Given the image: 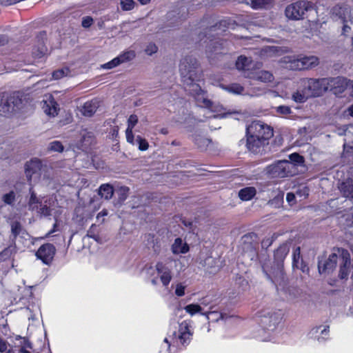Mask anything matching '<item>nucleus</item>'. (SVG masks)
<instances>
[{
	"label": "nucleus",
	"mask_w": 353,
	"mask_h": 353,
	"mask_svg": "<svg viewBox=\"0 0 353 353\" xmlns=\"http://www.w3.org/2000/svg\"><path fill=\"white\" fill-rule=\"evenodd\" d=\"M256 64L254 63L252 61L245 56H240L236 61V67L237 70L243 71V75L254 70Z\"/></svg>",
	"instance_id": "5701e85b"
},
{
	"label": "nucleus",
	"mask_w": 353,
	"mask_h": 353,
	"mask_svg": "<svg viewBox=\"0 0 353 353\" xmlns=\"http://www.w3.org/2000/svg\"><path fill=\"white\" fill-rule=\"evenodd\" d=\"M259 316L263 331L270 334L281 323L283 312L280 310L265 308L260 312Z\"/></svg>",
	"instance_id": "0eeeda50"
},
{
	"label": "nucleus",
	"mask_w": 353,
	"mask_h": 353,
	"mask_svg": "<svg viewBox=\"0 0 353 353\" xmlns=\"http://www.w3.org/2000/svg\"><path fill=\"white\" fill-rule=\"evenodd\" d=\"M157 50H158V48L154 43H150L146 46V48L145 49V52L147 54L152 55V54L156 53L157 52Z\"/></svg>",
	"instance_id": "4d7b16f0"
},
{
	"label": "nucleus",
	"mask_w": 353,
	"mask_h": 353,
	"mask_svg": "<svg viewBox=\"0 0 353 353\" xmlns=\"http://www.w3.org/2000/svg\"><path fill=\"white\" fill-rule=\"evenodd\" d=\"M290 248V243H285L280 245L274 252V265H270V261L262 264L263 271L267 279L276 286L277 290L284 288L285 280L283 270V262L288 254Z\"/></svg>",
	"instance_id": "7ed1b4c3"
},
{
	"label": "nucleus",
	"mask_w": 353,
	"mask_h": 353,
	"mask_svg": "<svg viewBox=\"0 0 353 353\" xmlns=\"http://www.w3.org/2000/svg\"><path fill=\"white\" fill-rule=\"evenodd\" d=\"M247 148L252 152L265 144L267 140L273 135V130L267 124L260 121H252L246 128Z\"/></svg>",
	"instance_id": "20e7f679"
},
{
	"label": "nucleus",
	"mask_w": 353,
	"mask_h": 353,
	"mask_svg": "<svg viewBox=\"0 0 353 353\" xmlns=\"http://www.w3.org/2000/svg\"><path fill=\"white\" fill-rule=\"evenodd\" d=\"M296 194L294 192H288L286 195V200L290 205L295 203Z\"/></svg>",
	"instance_id": "e2e57ef3"
},
{
	"label": "nucleus",
	"mask_w": 353,
	"mask_h": 353,
	"mask_svg": "<svg viewBox=\"0 0 353 353\" xmlns=\"http://www.w3.org/2000/svg\"><path fill=\"white\" fill-rule=\"evenodd\" d=\"M266 172L272 178H284L294 174V165L288 160L279 161L266 168Z\"/></svg>",
	"instance_id": "9d476101"
},
{
	"label": "nucleus",
	"mask_w": 353,
	"mask_h": 353,
	"mask_svg": "<svg viewBox=\"0 0 353 353\" xmlns=\"http://www.w3.org/2000/svg\"><path fill=\"white\" fill-rule=\"evenodd\" d=\"M310 97L308 92L304 87L297 90L292 95V100L296 103H304Z\"/></svg>",
	"instance_id": "2f4dec72"
},
{
	"label": "nucleus",
	"mask_w": 353,
	"mask_h": 353,
	"mask_svg": "<svg viewBox=\"0 0 353 353\" xmlns=\"http://www.w3.org/2000/svg\"><path fill=\"white\" fill-rule=\"evenodd\" d=\"M138 123V117L135 114H131L128 119V128L126 130H133V128Z\"/></svg>",
	"instance_id": "864d4df0"
},
{
	"label": "nucleus",
	"mask_w": 353,
	"mask_h": 353,
	"mask_svg": "<svg viewBox=\"0 0 353 353\" xmlns=\"http://www.w3.org/2000/svg\"><path fill=\"white\" fill-rule=\"evenodd\" d=\"M290 163L294 165V171L295 172V165H301L304 162V159L298 153H292L289 156Z\"/></svg>",
	"instance_id": "37998d69"
},
{
	"label": "nucleus",
	"mask_w": 353,
	"mask_h": 353,
	"mask_svg": "<svg viewBox=\"0 0 353 353\" xmlns=\"http://www.w3.org/2000/svg\"><path fill=\"white\" fill-rule=\"evenodd\" d=\"M125 135L127 141L132 145H136V139H134V137L133 134V130H125Z\"/></svg>",
	"instance_id": "bf43d9fd"
},
{
	"label": "nucleus",
	"mask_w": 353,
	"mask_h": 353,
	"mask_svg": "<svg viewBox=\"0 0 353 353\" xmlns=\"http://www.w3.org/2000/svg\"><path fill=\"white\" fill-rule=\"evenodd\" d=\"M186 286L182 283H179L176 285V288L174 291V294L177 296H183L185 295V290Z\"/></svg>",
	"instance_id": "5fc2aeb1"
},
{
	"label": "nucleus",
	"mask_w": 353,
	"mask_h": 353,
	"mask_svg": "<svg viewBox=\"0 0 353 353\" xmlns=\"http://www.w3.org/2000/svg\"><path fill=\"white\" fill-rule=\"evenodd\" d=\"M26 310L29 312L28 320L32 321V323L38 321L39 316L41 314L39 309L37 306H33L32 309H30L29 307L26 308Z\"/></svg>",
	"instance_id": "79ce46f5"
},
{
	"label": "nucleus",
	"mask_w": 353,
	"mask_h": 353,
	"mask_svg": "<svg viewBox=\"0 0 353 353\" xmlns=\"http://www.w3.org/2000/svg\"><path fill=\"white\" fill-rule=\"evenodd\" d=\"M18 291L20 292L21 296H19L18 299L17 297H14L16 303L23 302V304H26V301L29 302V300L32 298V292L30 287H20Z\"/></svg>",
	"instance_id": "7c9ffc66"
},
{
	"label": "nucleus",
	"mask_w": 353,
	"mask_h": 353,
	"mask_svg": "<svg viewBox=\"0 0 353 353\" xmlns=\"http://www.w3.org/2000/svg\"><path fill=\"white\" fill-rule=\"evenodd\" d=\"M314 10V4L310 1H299L291 3L285 8V16L292 20H300L306 12Z\"/></svg>",
	"instance_id": "1a4fd4ad"
},
{
	"label": "nucleus",
	"mask_w": 353,
	"mask_h": 353,
	"mask_svg": "<svg viewBox=\"0 0 353 353\" xmlns=\"http://www.w3.org/2000/svg\"><path fill=\"white\" fill-rule=\"evenodd\" d=\"M16 252V245L10 243V245H8L0 253V261H3L8 259Z\"/></svg>",
	"instance_id": "c9c22d12"
},
{
	"label": "nucleus",
	"mask_w": 353,
	"mask_h": 353,
	"mask_svg": "<svg viewBox=\"0 0 353 353\" xmlns=\"http://www.w3.org/2000/svg\"><path fill=\"white\" fill-rule=\"evenodd\" d=\"M128 192H129V188L127 187H121L119 189L118 194H119V200L121 201H124L127 199Z\"/></svg>",
	"instance_id": "6e6d98bb"
},
{
	"label": "nucleus",
	"mask_w": 353,
	"mask_h": 353,
	"mask_svg": "<svg viewBox=\"0 0 353 353\" xmlns=\"http://www.w3.org/2000/svg\"><path fill=\"white\" fill-rule=\"evenodd\" d=\"M285 61L289 63V68L292 70H305L314 68L319 64V58L316 56H302L296 57H288Z\"/></svg>",
	"instance_id": "f8f14e48"
},
{
	"label": "nucleus",
	"mask_w": 353,
	"mask_h": 353,
	"mask_svg": "<svg viewBox=\"0 0 353 353\" xmlns=\"http://www.w3.org/2000/svg\"><path fill=\"white\" fill-rule=\"evenodd\" d=\"M258 68L256 65L253 70L245 73L244 77L263 83L272 82L274 80V76L271 72L266 70H257Z\"/></svg>",
	"instance_id": "aec40b11"
},
{
	"label": "nucleus",
	"mask_w": 353,
	"mask_h": 353,
	"mask_svg": "<svg viewBox=\"0 0 353 353\" xmlns=\"http://www.w3.org/2000/svg\"><path fill=\"white\" fill-rule=\"evenodd\" d=\"M120 64H121L120 60L119 59L118 57H117L114 59H113L112 60H111L110 61L103 64L101 65V68L103 69L109 70V69H112V68L118 66Z\"/></svg>",
	"instance_id": "3c124183"
},
{
	"label": "nucleus",
	"mask_w": 353,
	"mask_h": 353,
	"mask_svg": "<svg viewBox=\"0 0 353 353\" xmlns=\"http://www.w3.org/2000/svg\"><path fill=\"white\" fill-rule=\"evenodd\" d=\"M332 12L334 19L337 17L341 20L343 23L342 30L343 34H346L350 29V26L347 25L348 21L353 23V17H352L350 14L349 8L346 6H336L332 8Z\"/></svg>",
	"instance_id": "ddd939ff"
},
{
	"label": "nucleus",
	"mask_w": 353,
	"mask_h": 353,
	"mask_svg": "<svg viewBox=\"0 0 353 353\" xmlns=\"http://www.w3.org/2000/svg\"><path fill=\"white\" fill-rule=\"evenodd\" d=\"M311 338L316 340L319 343L327 341L330 336V327L327 325H320L311 329L309 332Z\"/></svg>",
	"instance_id": "a211bd4d"
},
{
	"label": "nucleus",
	"mask_w": 353,
	"mask_h": 353,
	"mask_svg": "<svg viewBox=\"0 0 353 353\" xmlns=\"http://www.w3.org/2000/svg\"><path fill=\"white\" fill-rule=\"evenodd\" d=\"M8 353H39L33 348L32 344L30 341L20 336H17L13 341V344L11 345L10 349L8 351Z\"/></svg>",
	"instance_id": "4468645a"
},
{
	"label": "nucleus",
	"mask_w": 353,
	"mask_h": 353,
	"mask_svg": "<svg viewBox=\"0 0 353 353\" xmlns=\"http://www.w3.org/2000/svg\"><path fill=\"white\" fill-rule=\"evenodd\" d=\"M221 26L228 28L229 23L226 20H223L219 22V24H216L214 26H212L209 29V32H212L216 31L218 28H219Z\"/></svg>",
	"instance_id": "13d9d810"
},
{
	"label": "nucleus",
	"mask_w": 353,
	"mask_h": 353,
	"mask_svg": "<svg viewBox=\"0 0 353 353\" xmlns=\"http://www.w3.org/2000/svg\"><path fill=\"white\" fill-rule=\"evenodd\" d=\"M348 238H349V243H350V248L352 249V251L353 252V232H351L348 234Z\"/></svg>",
	"instance_id": "774afa93"
},
{
	"label": "nucleus",
	"mask_w": 353,
	"mask_h": 353,
	"mask_svg": "<svg viewBox=\"0 0 353 353\" xmlns=\"http://www.w3.org/2000/svg\"><path fill=\"white\" fill-rule=\"evenodd\" d=\"M222 88L226 91L235 94H241L244 90L243 86L239 83H232L229 85H223Z\"/></svg>",
	"instance_id": "4c0bfd02"
},
{
	"label": "nucleus",
	"mask_w": 353,
	"mask_h": 353,
	"mask_svg": "<svg viewBox=\"0 0 353 353\" xmlns=\"http://www.w3.org/2000/svg\"><path fill=\"white\" fill-rule=\"evenodd\" d=\"M21 190L19 185H15L14 189L2 195V201L11 207H14L17 200L21 196Z\"/></svg>",
	"instance_id": "412c9836"
},
{
	"label": "nucleus",
	"mask_w": 353,
	"mask_h": 353,
	"mask_svg": "<svg viewBox=\"0 0 353 353\" xmlns=\"http://www.w3.org/2000/svg\"><path fill=\"white\" fill-rule=\"evenodd\" d=\"M195 144L201 150H205L209 144L211 143V140L208 138L202 136H196L194 137Z\"/></svg>",
	"instance_id": "ea45409f"
},
{
	"label": "nucleus",
	"mask_w": 353,
	"mask_h": 353,
	"mask_svg": "<svg viewBox=\"0 0 353 353\" xmlns=\"http://www.w3.org/2000/svg\"><path fill=\"white\" fill-rule=\"evenodd\" d=\"M174 263L175 261H161L156 264L155 268H152L151 265H145L143 270L152 277L151 283L152 285H157L159 279L163 286L167 287L172 279V269Z\"/></svg>",
	"instance_id": "39448f33"
},
{
	"label": "nucleus",
	"mask_w": 353,
	"mask_h": 353,
	"mask_svg": "<svg viewBox=\"0 0 353 353\" xmlns=\"http://www.w3.org/2000/svg\"><path fill=\"white\" fill-rule=\"evenodd\" d=\"M52 203H54V200L52 198H43V201L40 203L38 209H35L34 211L37 212V214L43 216H48L51 215V205Z\"/></svg>",
	"instance_id": "393cba45"
},
{
	"label": "nucleus",
	"mask_w": 353,
	"mask_h": 353,
	"mask_svg": "<svg viewBox=\"0 0 353 353\" xmlns=\"http://www.w3.org/2000/svg\"><path fill=\"white\" fill-rule=\"evenodd\" d=\"M43 109L45 113L49 116L54 117L58 114V104L51 96L44 101Z\"/></svg>",
	"instance_id": "a878e982"
},
{
	"label": "nucleus",
	"mask_w": 353,
	"mask_h": 353,
	"mask_svg": "<svg viewBox=\"0 0 353 353\" xmlns=\"http://www.w3.org/2000/svg\"><path fill=\"white\" fill-rule=\"evenodd\" d=\"M256 194V190L254 187H245L239 191V199L243 201L252 200Z\"/></svg>",
	"instance_id": "c756f323"
},
{
	"label": "nucleus",
	"mask_w": 353,
	"mask_h": 353,
	"mask_svg": "<svg viewBox=\"0 0 353 353\" xmlns=\"http://www.w3.org/2000/svg\"><path fill=\"white\" fill-rule=\"evenodd\" d=\"M136 145H138V148L141 151L147 150L149 146L146 139L140 136H137L136 138Z\"/></svg>",
	"instance_id": "a18cd8bd"
},
{
	"label": "nucleus",
	"mask_w": 353,
	"mask_h": 353,
	"mask_svg": "<svg viewBox=\"0 0 353 353\" xmlns=\"http://www.w3.org/2000/svg\"><path fill=\"white\" fill-rule=\"evenodd\" d=\"M272 0H250V6L254 9L267 8L271 6Z\"/></svg>",
	"instance_id": "e433bc0d"
},
{
	"label": "nucleus",
	"mask_w": 353,
	"mask_h": 353,
	"mask_svg": "<svg viewBox=\"0 0 353 353\" xmlns=\"http://www.w3.org/2000/svg\"><path fill=\"white\" fill-rule=\"evenodd\" d=\"M295 194L299 197L300 200L305 199L309 195V189L306 186L299 187Z\"/></svg>",
	"instance_id": "09e8293b"
},
{
	"label": "nucleus",
	"mask_w": 353,
	"mask_h": 353,
	"mask_svg": "<svg viewBox=\"0 0 353 353\" xmlns=\"http://www.w3.org/2000/svg\"><path fill=\"white\" fill-rule=\"evenodd\" d=\"M301 85L305 88L310 97H316L328 90V80L327 78L304 79L301 80Z\"/></svg>",
	"instance_id": "9b49d317"
},
{
	"label": "nucleus",
	"mask_w": 353,
	"mask_h": 353,
	"mask_svg": "<svg viewBox=\"0 0 353 353\" xmlns=\"http://www.w3.org/2000/svg\"><path fill=\"white\" fill-rule=\"evenodd\" d=\"M135 57V52L133 50H129L118 56L120 63H124L133 59Z\"/></svg>",
	"instance_id": "c03bdc74"
},
{
	"label": "nucleus",
	"mask_w": 353,
	"mask_h": 353,
	"mask_svg": "<svg viewBox=\"0 0 353 353\" xmlns=\"http://www.w3.org/2000/svg\"><path fill=\"white\" fill-rule=\"evenodd\" d=\"M179 72L185 91L194 97L197 105L212 112L216 111L213 103L208 99L206 92L198 83L201 78V72L196 59L192 56L183 57L179 64Z\"/></svg>",
	"instance_id": "f257e3e1"
},
{
	"label": "nucleus",
	"mask_w": 353,
	"mask_h": 353,
	"mask_svg": "<svg viewBox=\"0 0 353 353\" xmlns=\"http://www.w3.org/2000/svg\"><path fill=\"white\" fill-rule=\"evenodd\" d=\"M339 189L346 198L345 203H347L353 200V170L350 172L346 179L339 183Z\"/></svg>",
	"instance_id": "dca6fc26"
},
{
	"label": "nucleus",
	"mask_w": 353,
	"mask_h": 353,
	"mask_svg": "<svg viewBox=\"0 0 353 353\" xmlns=\"http://www.w3.org/2000/svg\"><path fill=\"white\" fill-rule=\"evenodd\" d=\"M8 350L7 343L0 337V352L4 353Z\"/></svg>",
	"instance_id": "69168bd1"
},
{
	"label": "nucleus",
	"mask_w": 353,
	"mask_h": 353,
	"mask_svg": "<svg viewBox=\"0 0 353 353\" xmlns=\"http://www.w3.org/2000/svg\"><path fill=\"white\" fill-rule=\"evenodd\" d=\"M274 236H275V234H274L272 237V239H270V238H267V239H265L262 241L261 242V245H262V247L263 248H268L273 242L274 239Z\"/></svg>",
	"instance_id": "0e129e2a"
},
{
	"label": "nucleus",
	"mask_w": 353,
	"mask_h": 353,
	"mask_svg": "<svg viewBox=\"0 0 353 353\" xmlns=\"http://www.w3.org/2000/svg\"><path fill=\"white\" fill-rule=\"evenodd\" d=\"M264 52L267 54H271L276 51V47L275 46H268L263 49Z\"/></svg>",
	"instance_id": "338daca9"
},
{
	"label": "nucleus",
	"mask_w": 353,
	"mask_h": 353,
	"mask_svg": "<svg viewBox=\"0 0 353 353\" xmlns=\"http://www.w3.org/2000/svg\"><path fill=\"white\" fill-rule=\"evenodd\" d=\"M328 90L332 91L335 94L343 93L348 86L349 81L347 79L342 77L334 78H327Z\"/></svg>",
	"instance_id": "f3484780"
},
{
	"label": "nucleus",
	"mask_w": 353,
	"mask_h": 353,
	"mask_svg": "<svg viewBox=\"0 0 353 353\" xmlns=\"http://www.w3.org/2000/svg\"><path fill=\"white\" fill-rule=\"evenodd\" d=\"M22 230V226L19 221H13L11 223V233L12 236L10 238V243L15 245L16 238L20 234Z\"/></svg>",
	"instance_id": "f704fd0d"
},
{
	"label": "nucleus",
	"mask_w": 353,
	"mask_h": 353,
	"mask_svg": "<svg viewBox=\"0 0 353 353\" xmlns=\"http://www.w3.org/2000/svg\"><path fill=\"white\" fill-rule=\"evenodd\" d=\"M22 99L19 94L14 92L11 94L0 93V114L7 116L21 108Z\"/></svg>",
	"instance_id": "6e6552de"
},
{
	"label": "nucleus",
	"mask_w": 353,
	"mask_h": 353,
	"mask_svg": "<svg viewBox=\"0 0 353 353\" xmlns=\"http://www.w3.org/2000/svg\"><path fill=\"white\" fill-rule=\"evenodd\" d=\"M69 74V69L68 68H61L55 70L52 73V77L54 79H60L63 77L67 76Z\"/></svg>",
	"instance_id": "49530a36"
},
{
	"label": "nucleus",
	"mask_w": 353,
	"mask_h": 353,
	"mask_svg": "<svg viewBox=\"0 0 353 353\" xmlns=\"http://www.w3.org/2000/svg\"><path fill=\"white\" fill-rule=\"evenodd\" d=\"M43 201L39 196H37L32 188H29V194L27 196V203H22L20 199L17 203V209H22L23 207H28L30 211H34L38 209L40 203Z\"/></svg>",
	"instance_id": "6ab92c4d"
},
{
	"label": "nucleus",
	"mask_w": 353,
	"mask_h": 353,
	"mask_svg": "<svg viewBox=\"0 0 353 353\" xmlns=\"http://www.w3.org/2000/svg\"><path fill=\"white\" fill-rule=\"evenodd\" d=\"M339 265L338 276L341 280H347L352 272L353 279V265H351L350 254L343 248H334L327 258L319 259L318 269L320 274L332 272Z\"/></svg>",
	"instance_id": "f03ea898"
},
{
	"label": "nucleus",
	"mask_w": 353,
	"mask_h": 353,
	"mask_svg": "<svg viewBox=\"0 0 353 353\" xmlns=\"http://www.w3.org/2000/svg\"><path fill=\"white\" fill-rule=\"evenodd\" d=\"M301 260H303L301 256V249L300 247H296L294 249L292 253V266L298 265Z\"/></svg>",
	"instance_id": "de8ad7c7"
},
{
	"label": "nucleus",
	"mask_w": 353,
	"mask_h": 353,
	"mask_svg": "<svg viewBox=\"0 0 353 353\" xmlns=\"http://www.w3.org/2000/svg\"><path fill=\"white\" fill-rule=\"evenodd\" d=\"M204 43H207L206 52L209 58H212L213 53L215 54L223 53L221 51L223 48V42L219 38L210 39L208 42L205 40Z\"/></svg>",
	"instance_id": "4be33fe9"
},
{
	"label": "nucleus",
	"mask_w": 353,
	"mask_h": 353,
	"mask_svg": "<svg viewBox=\"0 0 353 353\" xmlns=\"http://www.w3.org/2000/svg\"><path fill=\"white\" fill-rule=\"evenodd\" d=\"M190 327V321H182L179 324L177 330L174 331L172 336H169L170 340L168 338H165L161 348H165L167 353H170L171 345L179 346V345H186L189 344L192 335Z\"/></svg>",
	"instance_id": "423d86ee"
},
{
	"label": "nucleus",
	"mask_w": 353,
	"mask_h": 353,
	"mask_svg": "<svg viewBox=\"0 0 353 353\" xmlns=\"http://www.w3.org/2000/svg\"><path fill=\"white\" fill-rule=\"evenodd\" d=\"M56 248L51 243H46L42 245L37 251L36 256L37 259L49 265L52 263L54 256L55 255Z\"/></svg>",
	"instance_id": "2eb2a0df"
},
{
	"label": "nucleus",
	"mask_w": 353,
	"mask_h": 353,
	"mask_svg": "<svg viewBox=\"0 0 353 353\" xmlns=\"http://www.w3.org/2000/svg\"><path fill=\"white\" fill-rule=\"evenodd\" d=\"M114 194L113 187L108 183L103 184L99 189V194L106 200L110 199Z\"/></svg>",
	"instance_id": "473e14b6"
},
{
	"label": "nucleus",
	"mask_w": 353,
	"mask_h": 353,
	"mask_svg": "<svg viewBox=\"0 0 353 353\" xmlns=\"http://www.w3.org/2000/svg\"><path fill=\"white\" fill-rule=\"evenodd\" d=\"M203 314V316H206L207 319L212 322H216L219 319H223L225 315L221 312L215 310L214 305H210L209 310L205 311Z\"/></svg>",
	"instance_id": "c85d7f7f"
},
{
	"label": "nucleus",
	"mask_w": 353,
	"mask_h": 353,
	"mask_svg": "<svg viewBox=\"0 0 353 353\" xmlns=\"http://www.w3.org/2000/svg\"><path fill=\"white\" fill-rule=\"evenodd\" d=\"M188 251V245L181 238H176L172 245V252L174 254H185Z\"/></svg>",
	"instance_id": "bb28decb"
},
{
	"label": "nucleus",
	"mask_w": 353,
	"mask_h": 353,
	"mask_svg": "<svg viewBox=\"0 0 353 353\" xmlns=\"http://www.w3.org/2000/svg\"><path fill=\"white\" fill-rule=\"evenodd\" d=\"M93 19L90 17H84L82 20V26L84 28H89L92 24Z\"/></svg>",
	"instance_id": "680f3d73"
},
{
	"label": "nucleus",
	"mask_w": 353,
	"mask_h": 353,
	"mask_svg": "<svg viewBox=\"0 0 353 353\" xmlns=\"http://www.w3.org/2000/svg\"><path fill=\"white\" fill-rule=\"evenodd\" d=\"M41 168V162L38 159H32L26 164V174L30 179L33 174H37Z\"/></svg>",
	"instance_id": "b1692460"
},
{
	"label": "nucleus",
	"mask_w": 353,
	"mask_h": 353,
	"mask_svg": "<svg viewBox=\"0 0 353 353\" xmlns=\"http://www.w3.org/2000/svg\"><path fill=\"white\" fill-rule=\"evenodd\" d=\"M293 268L301 270L303 273H308L309 272L308 266L303 262V260H301V262L299 263L298 265H293Z\"/></svg>",
	"instance_id": "052dcab7"
},
{
	"label": "nucleus",
	"mask_w": 353,
	"mask_h": 353,
	"mask_svg": "<svg viewBox=\"0 0 353 353\" xmlns=\"http://www.w3.org/2000/svg\"><path fill=\"white\" fill-rule=\"evenodd\" d=\"M49 150L54 152H61L63 150V146L61 142L54 141L50 143Z\"/></svg>",
	"instance_id": "603ef678"
},
{
	"label": "nucleus",
	"mask_w": 353,
	"mask_h": 353,
	"mask_svg": "<svg viewBox=\"0 0 353 353\" xmlns=\"http://www.w3.org/2000/svg\"><path fill=\"white\" fill-rule=\"evenodd\" d=\"M184 310L190 316H194L196 314L203 315V313L205 312L204 308L201 305H199V303L188 304L184 307Z\"/></svg>",
	"instance_id": "72a5a7b5"
},
{
	"label": "nucleus",
	"mask_w": 353,
	"mask_h": 353,
	"mask_svg": "<svg viewBox=\"0 0 353 353\" xmlns=\"http://www.w3.org/2000/svg\"><path fill=\"white\" fill-rule=\"evenodd\" d=\"M214 263H216V261L212 257H208L204 262V266L210 273H215L219 270V265H214Z\"/></svg>",
	"instance_id": "a19ab883"
},
{
	"label": "nucleus",
	"mask_w": 353,
	"mask_h": 353,
	"mask_svg": "<svg viewBox=\"0 0 353 353\" xmlns=\"http://www.w3.org/2000/svg\"><path fill=\"white\" fill-rule=\"evenodd\" d=\"M120 4L123 10L129 11L134 8V1L133 0H120Z\"/></svg>",
	"instance_id": "8fccbe9b"
},
{
	"label": "nucleus",
	"mask_w": 353,
	"mask_h": 353,
	"mask_svg": "<svg viewBox=\"0 0 353 353\" xmlns=\"http://www.w3.org/2000/svg\"><path fill=\"white\" fill-rule=\"evenodd\" d=\"M99 107V101L94 99L90 101H87L84 103L82 107L81 112L84 116L91 117L97 111Z\"/></svg>",
	"instance_id": "cd10ccee"
},
{
	"label": "nucleus",
	"mask_w": 353,
	"mask_h": 353,
	"mask_svg": "<svg viewBox=\"0 0 353 353\" xmlns=\"http://www.w3.org/2000/svg\"><path fill=\"white\" fill-rule=\"evenodd\" d=\"M274 110L276 115L281 117H286L292 113L290 107L288 105H279L274 108Z\"/></svg>",
	"instance_id": "58836bf2"
}]
</instances>
